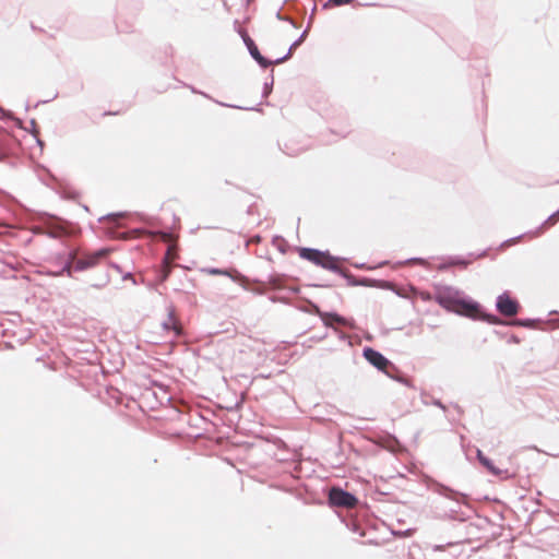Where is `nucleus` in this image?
Returning a JSON list of instances; mask_svg holds the SVG:
<instances>
[{"label": "nucleus", "mask_w": 559, "mask_h": 559, "mask_svg": "<svg viewBox=\"0 0 559 559\" xmlns=\"http://www.w3.org/2000/svg\"><path fill=\"white\" fill-rule=\"evenodd\" d=\"M106 254H107V250H99L93 254H87L85 257H82V258L78 259L73 265H71V263H68L63 267L62 272L59 273V275H61L62 273H67L68 276H71L72 270L84 271L86 269L94 267L98 264V262L102 258L106 257Z\"/></svg>", "instance_id": "nucleus-1"}, {"label": "nucleus", "mask_w": 559, "mask_h": 559, "mask_svg": "<svg viewBox=\"0 0 559 559\" xmlns=\"http://www.w3.org/2000/svg\"><path fill=\"white\" fill-rule=\"evenodd\" d=\"M157 329L165 332L166 336L171 341L181 335L182 326L173 308L167 309L166 318L159 323Z\"/></svg>", "instance_id": "nucleus-2"}, {"label": "nucleus", "mask_w": 559, "mask_h": 559, "mask_svg": "<svg viewBox=\"0 0 559 559\" xmlns=\"http://www.w3.org/2000/svg\"><path fill=\"white\" fill-rule=\"evenodd\" d=\"M329 502L333 507L352 509L357 506L358 499L341 488L333 487L329 492Z\"/></svg>", "instance_id": "nucleus-3"}, {"label": "nucleus", "mask_w": 559, "mask_h": 559, "mask_svg": "<svg viewBox=\"0 0 559 559\" xmlns=\"http://www.w3.org/2000/svg\"><path fill=\"white\" fill-rule=\"evenodd\" d=\"M299 255L302 259H306L317 265H321L323 267H331L333 264L332 258L319 250L310 249V248H301L299 250Z\"/></svg>", "instance_id": "nucleus-4"}, {"label": "nucleus", "mask_w": 559, "mask_h": 559, "mask_svg": "<svg viewBox=\"0 0 559 559\" xmlns=\"http://www.w3.org/2000/svg\"><path fill=\"white\" fill-rule=\"evenodd\" d=\"M497 308L499 312L506 317H513L519 312V304L512 299L509 295L503 294L498 297Z\"/></svg>", "instance_id": "nucleus-5"}, {"label": "nucleus", "mask_w": 559, "mask_h": 559, "mask_svg": "<svg viewBox=\"0 0 559 559\" xmlns=\"http://www.w3.org/2000/svg\"><path fill=\"white\" fill-rule=\"evenodd\" d=\"M364 356L372 366L381 371H386V368L390 366V361L381 353L372 348H366Z\"/></svg>", "instance_id": "nucleus-6"}, {"label": "nucleus", "mask_w": 559, "mask_h": 559, "mask_svg": "<svg viewBox=\"0 0 559 559\" xmlns=\"http://www.w3.org/2000/svg\"><path fill=\"white\" fill-rule=\"evenodd\" d=\"M455 313L461 316H465L472 319H476L479 314V308L477 304L469 302L463 299H460Z\"/></svg>", "instance_id": "nucleus-7"}, {"label": "nucleus", "mask_w": 559, "mask_h": 559, "mask_svg": "<svg viewBox=\"0 0 559 559\" xmlns=\"http://www.w3.org/2000/svg\"><path fill=\"white\" fill-rule=\"evenodd\" d=\"M246 44H247V47L250 51V55L252 56V58L263 68H267L269 66L272 64L271 61L266 60L259 51L258 47L255 46V44L253 43L252 39L248 38L246 39Z\"/></svg>", "instance_id": "nucleus-8"}, {"label": "nucleus", "mask_w": 559, "mask_h": 559, "mask_svg": "<svg viewBox=\"0 0 559 559\" xmlns=\"http://www.w3.org/2000/svg\"><path fill=\"white\" fill-rule=\"evenodd\" d=\"M437 301H438V304L440 306H442L447 310L455 312L456 308H457L456 304H459L460 299L448 297V296L438 295L437 296Z\"/></svg>", "instance_id": "nucleus-9"}, {"label": "nucleus", "mask_w": 559, "mask_h": 559, "mask_svg": "<svg viewBox=\"0 0 559 559\" xmlns=\"http://www.w3.org/2000/svg\"><path fill=\"white\" fill-rule=\"evenodd\" d=\"M323 321L326 325H333L334 323L343 325V326H350L347 319L336 314V313H325L323 316Z\"/></svg>", "instance_id": "nucleus-10"}, {"label": "nucleus", "mask_w": 559, "mask_h": 559, "mask_svg": "<svg viewBox=\"0 0 559 559\" xmlns=\"http://www.w3.org/2000/svg\"><path fill=\"white\" fill-rule=\"evenodd\" d=\"M179 258L177 243H170L164 257V263L173 264Z\"/></svg>", "instance_id": "nucleus-11"}, {"label": "nucleus", "mask_w": 559, "mask_h": 559, "mask_svg": "<svg viewBox=\"0 0 559 559\" xmlns=\"http://www.w3.org/2000/svg\"><path fill=\"white\" fill-rule=\"evenodd\" d=\"M557 222H559V210L556 211L554 214H551L543 224V226H540V233H544L545 230L549 229L550 227H552L554 225L557 224Z\"/></svg>", "instance_id": "nucleus-12"}, {"label": "nucleus", "mask_w": 559, "mask_h": 559, "mask_svg": "<svg viewBox=\"0 0 559 559\" xmlns=\"http://www.w3.org/2000/svg\"><path fill=\"white\" fill-rule=\"evenodd\" d=\"M478 459L480 463L486 466L492 474H498V469L490 463V461L483 455L480 451H478Z\"/></svg>", "instance_id": "nucleus-13"}, {"label": "nucleus", "mask_w": 559, "mask_h": 559, "mask_svg": "<svg viewBox=\"0 0 559 559\" xmlns=\"http://www.w3.org/2000/svg\"><path fill=\"white\" fill-rule=\"evenodd\" d=\"M171 267H173V264H170V263L166 264L163 262V267H162L160 275H159V282H165L168 278V276L171 272Z\"/></svg>", "instance_id": "nucleus-14"}, {"label": "nucleus", "mask_w": 559, "mask_h": 559, "mask_svg": "<svg viewBox=\"0 0 559 559\" xmlns=\"http://www.w3.org/2000/svg\"><path fill=\"white\" fill-rule=\"evenodd\" d=\"M304 36H305V34L301 36V38H300V39H298L297 41H295V43L290 46V48H289V52H288V55H287V56H285L284 58L278 59L276 62L278 63V62H282V61L286 60L287 58H289V57H290V55H292V52H293V50H294V49H296V47L301 43V40H302Z\"/></svg>", "instance_id": "nucleus-15"}, {"label": "nucleus", "mask_w": 559, "mask_h": 559, "mask_svg": "<svg viewBox=\"0 0 559 559\" xmlns=\"http://www.w3.org/2000/svg\"><path fill=\"white\" fill-rule=\"evenodd\" d=\"M160 237H162L163 241H165V242H167V243H168V246H169L170 243H177V242H176V239H175V237H174V235H171V234H168V233H162V234H160Z\"/></svg>", "instance_id": "nucleus-16"}, {"label": "nucleus", "mask_w": 559, "mask_h": 559, "mask_svg": "<svg viewBox=\"0 0 559 559\" xmlns=\"http://www.w3.org/2000/svg\"><path fill=\"white\" fill-rule=\"evenodd\" d=\"M334 5H344L349 4L353 2V0H330Z\"/></svg>", "instance_id": "nucleus-17"}, {"label": "nucleus", "mask_w": 559, "mask_h": 559, "mask_svg": "<svg viewBox=\"0 0 559 559\" xmlns=\"http://www.w3.org/2000/svg\"><path fill=\"white\" fill-rule=\"evenodd\" d=\"M62 233H63V229H61L60 231H55L53 236H60Z\"/></svg>", "instance_id": "nucleus-18"}]
</instances>
